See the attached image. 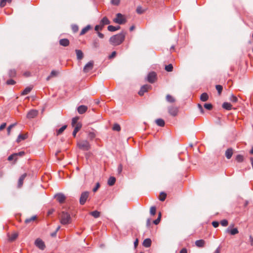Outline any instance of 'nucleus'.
Returning <instances> with one entry per match:
<instances>
[{"label": "nucleus", "instance_id": "obj_56", "mask_svg": "<svg viewBox=\"0 0 253 253\" xmlns=\"http://www.w3.org/2000/svg\"><path fill=\"white\" fill-rule=\"evenodd\" d=\"M88 137L90 139H92L95 137V134L93 132H90L88 134Z\"/></svg>", "mask_w": 253, "mask_h": 253}, {"label": "nucleus", "instance_id": "obj_45", "mask_svg": "<svg viewBox=\"0 0 253 253\" xmlns=\"http://www.w3.org/2000/svg\"><path fill=\"white\" fill-rule=\"evenodd\" d=\"M215 88L216 89V90H217L218 91V93L219 95H220L222 92V89H223V87L222 86V85H216L215 86Z\"/></svg>", "mask_w": 253, "mask_h": 253}, {"label": "nucleus", "instance_id": "obj_5", "mask_svg": "<svg viewBox=\"0 0 253 253\" xmlns=\"http://www.w3.org/2000/svg\"><path fill=\"white\" fill-rule=\"evenodd\" d=\"M89 195V192L88 191H84L82 193L80 198V204L81 205H84L87 200Z\"/></svg>", "mask_w": 253, "mask_h": 253}, {"label": "nucleus", "instance_id": "obj_4", "mask_svg": "<svg viewBox=\"0 0 253 253\" xmlns=\"http://www.w3.org/2000/svg\"><path fill=\"white\" fill-rule=\"evenodd\" d=\"M113 21L117 24L121 25L125 24L126 20L123 14L119 13L116 14V17L114 19Z\"/></svg>", "mask_w": 253, "mask_h": 253}, {"label": "nucleus", "instance_id": "obj_53", "mask_svg": "<svg viewBox=\"0 0 253 253\" xmlns=\"http://www.w3.org/2000/svg\"><path fill=\"white\" fill-rule=\"evenodd\" d=\"M220 223L223 226H226L228 225V222L226 219H223L220 221Z\"/></svg>", "mask_w": 253, "mask_h": 253}, {"label": "nucleus", "instance_id": "obj_33", "mask_svg": "<svg viewBox=\"0 0 253 253\" xmlns=\"http://www.w3.org/2000/svg\"><path fill=\"white\" fill-rule=\"evenodd\" d=\"M67 125H64L61 128L58 129L56 131L57 135H58L61 134L64 131V130L67 128Z\"/></svg>", "mask_w": 253, "mask_h": 253}, {"label": "nucleus", "instance_id": "obj_34", "mask_svg": "<svg viewBox=\"0 0 253 253\" xmlns=\"http://www.w3.org/2000/svg\"><path fill=\"white\" fill-rule=\"evenodd\" d=\"M235 159L238 163L243 162L244 160L243 156L240 154L236 156Z\"/></svg>", "mask_w": 253, "mask_h": 253}, {"label": "nucleus", "instance_id": "obj_25", "mask_svg": "<svg viewBox=\"0 0 253 253\" xmlns=\"http://www.w3.org/2000/svg\"><path fill=\"white\" fill-rule=\"evenodd\" d=\"M205 242L204 240H197L196 242H195V245L197 247H199V248H202V247H203L205 245Z\"/></svg>", "mask_w": 253, "mask_h": 253}, {"label": "nucleus", "instance_id": "obj_15", "mask_svg": "<svg viewBox=\"0 0 253 253\" xmlns=\"http://www.w3.org/2000/svg\"><path fill=\"white\" fill-rule=\"evenodd\" d=\"M75 128L73 132V135L74 137H76L77 133L79 131L82 126V125L81 123H78L76 126H74Z\"/></svg>", "mask_w": 253, "mask_h": 253}, {"label": "nucleus", "instance_id": "obj_22", "mask_svg": "<svg viewBox=\"0 0 253 253\" xmlns=\"http://www.w3.org/2000/svg\"><path fill=\"white\" fill-rule=\"evenodd\" d=\"M91 26L90 25H87L86 26L84 27L80 32V35H83L91 29Z\"/></svg>", "mask_w": 253, "mask_h": 253}, {"label": "nucleus", "instance_id": "obj_41", "mask_svg": "<svg viewBox=\"0 0 253 253\" xmlns=\"http://www.w3.org/2000/svg\"><path fill=\"white\" fill-rule=\"evenodd\" d=\"M156 208L155 206H152L150 208V213L152 215H154L156 214Z\"/></svg>", "mask_w": 253, "mask_h": 253}, {"label": "nucleus", "instance_id": "obj_28", "mask_svg": "<svg viewBox=\"0 0 253 253\" xmlns=\"http://www.w3.org/2000/svg\"><path fill=\"white\" fill-rule=\"evenodd\" d=\"M222 107L227 110H230L232 109V105L228 102H224L222 104Z\"/></svg>", "mask_w": 253, "mask_h": 253}, {"label": "nucleus", "instance_id": "obj_27", "mask_svg": "<svg viewBox=\"0 0 253 253\" xmlns=\"http://www.w3.org/2000/svg\"><path fill=\"white\" fill-rule=\"evenodd\" d=\"M208 99H209V95L207 93L204 92V93H203L201 95L200 100L202 101H203V102L206 101L208 100Z\"/></svg>", "mask_w": 253, "mask_h": 253}, {"label": "nucleus", "instance_id": "obj_24", "mask_svg": "<svg viewBox=\"0 0 253 253\" xmlns=\"http://www.w3.org/2000/svg\"><path fill=\"white\" fill-rule=\"evenodd\" d=\"M166 99L167 102L171 103H174L175 101L174 97L170 94H167L166 95Z\"/></svg>", "mask_w": 253, "mask_h": 253}, {"label": "nucleus", "instance_id": "obj_58", "mask_svg": "<svg viewBox=\"0 0 253 253\" xmlns=\"http://www.w3.org/2000/svg\"><path fill=\"white\" fill-rule=\"evenodd\" d=\"M123 170V166L121 164H120L118 167L117 171L119 174H120Z\"/></svg>", "mask_w": 253, "mask_h": 253}, {"label": "nucleus", "instance_id": "obj_62", "mask_svg": "<svg viewBox=\"0 0 253 253\" xmlns=\"http://www.w3.org/2000/svg\"><path fill=\"white\" fill-rule=\"evenodd\" d=\"M160 220L161 219H160V217H158L156 219L153 221L154 224H155V225H157L159 223Z\"/></svg>", "mask_w": 253, "mask_h": 253}, {"label": "nucleus", "instance_id": "obj_9", "mask_svg": "<svg viewBox=\"0 0 253 253\" xmlns=\"http://www.w3.org/2000/svg\"><path fill=\"white\" fill-rule=\"evenodd\" d=\"M178 108L175 106H170L168 107V112L172 116L175 117L178 113Z\"/></svg>", "mask_w": 253, "mask_h": 253}, {"label": "nucleus", "instance_id": "obj_44", "mask_svg": "<svg viewBox=\"0 0 253 253\" xmlns=\"http://www.w3.org/2000/svg\"><path fill=\"white\" fill-rule=\"evenodd\" d=\"M113 129L115 131H119L121 130L120 126L118 124H115L113 127Z\"/></svg>", "mask_w": 253, "mask_h": 253}, {"label": "nucleus", "instance_id": "obj_55", "mask_svg": "<svg viewBox=\"0 0 253 253\" xmlns=\"http://www.w3.org/2000/svg\"><path fill=\"white\" fill-rule=\"evenodd\" d=\"M16 82L12 79L8 80L6 81V84L8 85H13Z\"/></svg>", "mask_w": 253, "mask_h": 253}, {"label": "nucleus", "instance_id": "obj_2", "mask_svg": "<svg viewBox=\"0 0 253 253\" xmlns=\"http://www.w3.org/2000/svg\"><path fill=\"white\" fill-rule=\"evenodd\" d=\"M60 222L62 225H67L71 223L72 218L69 213L66 211H62L60 215Z\"/></svg>", "mask_w": 253, "mask_h": 253}, {"label": "nucleus", "instance_id": "obj_61", "mask_svg": "<svg viewBox=\"0 0 253 253\" xmlns=\"http://www.w3.org/2000/svg\"><path fill=\"white\" fill-rule=\"evenodd\" d=\"M212 226L214 227V228H216L219 225V222L218 221H212Z\"/></svg>", "mask_w": 253, "mask_h": 253}, {"label": "nucleus", "instance_id": "obj_39", "mask_svg": "<svg viewBox=\"0 0 253 253\" xmlns=\"http://www.w3.org/2000/svg\"><path fill=\"white\" fill-rule=\"evenodd\" d=\"M166 196L167 195L166 193H165L164 192H161L160 193L159 200L161 201H164L166 199Z\"/></svg>", "mask_w": 253, "mask_h": 253}, {"label": "nucleus", "instance_id": "obj_19", "mask_svg": "<svg viewBox=\"0 0 253 253\" xmlns=\"http://www.w3.org/2000/svg\"><path fill=\"white\" fill-rule=\"evenodd\" d=\"M59 44L63 46H67L69 44V41L67 39H62L59 41Z\"/></svg>", "mask_w": 253, "mask_h": 253}, {"label": "nucleus", "instance_id": "obj_43", "mask_svg": "<svg viewBox=\"0 0 253 253\" xmlns=\"http://www.w3.org/2000/svg\"><path fill=\"white\" fill-rule=\"evenodd\" d=\"M16 73L14 69L10 70L9 71V76L10 77H14L16 76Z\"/></svg>", "mask_w": 253, "mask_h": 253}, {"label": "nucleus", "instance_id": "obj_54", "mask_svg": "<svg viewBox=\"0 0 253 253\" xmlns=\"http://www.w3.org/2000/svg\"><path fill=\"white\" fill-rule=\"evenodd\" d=\"M111 3L114 5H118L120 4V0H111Z\"/></svg>", "mask_w": 253, "mask_h": 253}, {"label": "nucleus", "instance_id": "obj_46", "mask_svg": "<svg viewBox=\"0 0 253 253\" xmlns=\"http://www.w3.org/2000/svg\"><path fill=\"white\" fill-rule=\"evenodd\" d=\"M136 12L138 14H141L144 12V10L142 9L141 6H139L137 7Z\"/></svg>", "mask_w": 253, "mask_h": 253}, {"label": "nucleus", "instance_id": "obj_60", "mask_svg": "<svg viewBox=\"0 0 253 253\" xmlns=\"http://www.w3.org/2000/svg\"><path fill=\"white\" fill-rule=\"evenodd\" d=\"M198 109H199V110L200 111V112H201V113L202 114H203L204 113V109L203 108V107H202V106L201 104H198Z\"/></svg>", "mask_w": 253, "mask_h": 253}, {"label": "nucleus", "instance_id": "obj_52", "mask_svg": "<svg viewBox=\"0 0 253 253\" xmlns=\"http://www.w3.org/2000/svg\"><path fill=\"white\" fill-rule=\"evenodd\" d=\"M72 30L74 33H76L78 30V26L77 25H72Z\"/></svg>", "mask_w": 253, "mask_h": 253}, {"label": "nucleus", "instance_id": "obj_23", "mask_svg": "<svg viewBox=\"0 0 253 253\" xmlns=\"http://www.w3.org/2000/svg\"><path fill=\"white\" fill-rule=\"evenodd\" d=\"M121 28L120 26H114L112 25H109L107 27V29L109 31L114 32L119 30Z\"/></svg>", "mask_w": 253, "mask_h": 253}, {"label": "nucleus", "instance_id": "obj_47", "mask_svg": "<svg viewBox=\"0 0 253 253\" xmlns=\"http://www.w3.org/2000/svg\"><path fill=\"white\" fill-rule=\"evenodd\" d=\"M36 218V216H33L31 217L30 218H27V219H26L25 220V223H29L30 222L35 220Z\"/></svg>", "mask_w": 253, "mask_h": 253}, {"label": "nucleus", "instance_id": "obj_31", "mask_svg": "<svg viewBox=\"0 0 253 253\" xmlns=\"http://www.w3.org/2000/svg\"><path fill=\"white\" fill-rule=\"evenodd\" d=\"M27 137V134H20L16 139L17 142H19L22 140H25Z\"/></svg>", "mask_w": 253, "mask_h": 253}, {"label": "nucleus", "instance_id": "obj_29", "mask_svg": "<svg viewBox=\"0 0 253 253\" xmlns=\"http://www.w3.org/2000/svg\"><path fill=\"white\" fill-rule=\"evenodd\" d=\"M116 182V178L115 177L111 176L108 180L107 183L110 186H113Z\"/></svg>", "mask_w": 253, "mask_h": 253}, {"label": "nucleus", "instance_id": "obj_32", "mask_svg": "<svg viewBox=\"0 0 253 253\" xmlns=\"http://www.w3.org/2000/svg\"><path fill=\"white\" fill-rule=\"evenodd\" d=\"M32 87H27L26 88H25V89L22 91V92L21 93V94L22 95H27L32 90Z\"/></svg>", "mask_w": 253, "mask_h": 253}, {"label": "nucleus", "instance_id": "obj_38", "mask_svg": "<svg viewBox=\"0 0 253 253\" xmlns=\"http://www.w3.org/2000/svg\"><path fill=\"white\" fill-rule=\"evenodd\" d=\"M11 1V0H0V7H3L5 4L6 2H10Z\"/></svg>", "mask_w": 253, "mask_h": 253}, {"label": "nucleus", "instance_id": "obj_64", "mask_svg": "<svg viewBox=\"0 0 253 253\" xmlns=\"http://www.w3.org/2000/svg\"><path fill=\"white\" fill-rule=\"evenodd\" d=\"M179 253H187V249L186 248H183Z\"/></svg>", "mask_w": 253, "mask_h": 253}, {"label": "nucleus", "instance_id": "obj_49", "mask_svg": "<svg viewBox=\"0 0 253 253\" xmlns=\"http://www.w3.org/2000/svg\"><path fill=\"white\" fill-rule=\"evenodd\" d=\"M18 237V234L17 233H14L11 235L9 237V240L11 241H13L15 240L17 237Z\"/></svg>", "mask_w": 253, "mask_h": 253}, {"label": "nucleus", "instance_id": "obj_48", "mask_svg": "<svg viewBox=\"0 0 253 253\" xmlns=\"http://www.w3.org/2000/svg\"><path fill=\"white\" fill-rule=\"evenodd\" d=\"M204 107L208 110H211L212 108V105L211 103H206L204 104Z\"/></svg>", "mask_w": 253, "mask_h": 253}, {"label": "nucleus", "instance_id": "obj_26", "mask_svg": "<svg viewBox=\"0 0 253 253\" xmlns=\"http://www.w3.org/2000/svg\"><path fill=\"white\" fill-rule=\"evenodd\" d=\"M58 74V72L57 71H56L55 70H52L51 73H50V74L49 76H48L46 80V81H49L51 78L53 77H56L57 76Z\"/></svg>", "mask_w": 253, "mask_h": 253}, {"label": "nucleus", "instance_id": "obj_63", "mask_svg": "<svg viewBox=\"0 0 253 253\" xmlns=\"http://www.w3.org/2000/svg\"><path fill=\"white\" fill-rule=\"evenodd\" d=\"M116 55V51H113L112 52L111 54L109 55V58H113L114 57H115Z\"/></svg>", "mask_w": 253, "mask_h": 253}, {"label": "nucleus", "instance_id": "obj_10", "mask_svg": "<svg viewBox=\"0 0 253 253\" xmlns=\"http://www.w3.org/2000/svg\"><path fill=\"white\" fill-rule=\"evenodd\" d=\"M151 88V86L148 84H145L141 86L140 90L138 92V94L140 96L144 95V93L147 92L149 89Z\"/></svg>", "mask_w": 253, "mask_h": 253}, {"label": "nucleus", "instance_id": "obj_3", "mask_svg": "<svg viewBox=\"0 0 253 253\" xmlns=\"http://www.w3.org/2000/svg\"><path fill=\"white\" fill-rule=\"evenodd\" d=\"M78 148L84 151H88L90 148V145L87 140H81L77 143Z\"/></svg>", "mask_w": 253, "mask_h": 253}, {"label": "nucleus", "instance_id": "obj_51", "mask_svg": "<svg viewBox=\"0 0 253 253\" xmlns=\"http://www.w3.org/2000/svg\"><path fill=\"white\" fill-rule=\"evenodd\" d=\"M16 124H11L7 127V130L8 135L10 134L11 128L13 127Z\"/></svg>", "mask_w": 253, "mask_h": 253}, {"label": "nucleus", "instance_id": "obj_6", "mask_svg": "<svg viewBox=\"0 0 253 253\" xmlns=\"http://www.w3.org/2000/svg\"><path fill=\"white\" fill-rule=\"evenodd\" d=\"M35 245L41 250H43L45 248V245L44 242L40 238H38L35 240Z\"/></svg>", "mask_w": 253, "mask_h": 253}, {"label": "nucleus", "instance_id": "obj_35", "mask_svg": "<svg viewBox=\"0 0 253 253\" xmlns=\"http://www.w3.org/2000/svg\"><path fill=\"white\" fill-rule=\"evenodd\" d=\"M90 215L95 218H97L100 216V212L97 211H94L90 213Z\"/></svg>", "mask_w": 253, "mask_h": 253}, {"label": "nucleus", "instance_id": "obj_57", "mask_svg": "<svg viewBox=\"0 0 253 253\" xmlns=\"http://www.w3.org/2000/svg\"><path fill=\"white\" fill-rule=\"evenodd\" d=\"M103 27H101V24L97 25L95 26L94 30L96 31H98V30H101L102 29Z\"/></svg>", "mask_w": 253, "mask_h": 253}, {"label": "nucleus", "instance_id": "obj_13", "mask_svg": "<svg viewBox=\"0 0 253 253\" xmlns=\"http://www.w3.org/2000/svg\"><path fill=\"white\" fill-rule=\"evenodd\" d=\"M38 115V111L36 110H30L27 115L28 119H33L36 117Z\"/></svg>", "mask_w": 253, "mask_h": 253}, {"label": "nucleus", "instance_id": "obj_30", "mask_svg": "<svg viewBox=\"0 0 253 253\" xmlns=\"http://www.w3.org/2000/svg\"><path fill=\"white\" fill-rule=\"evenodd\" d=\"M156 124L160 126L163 127L165 126V121L162 119H158L155 121Z\"/></svg>", "mask_w": 253, "mask_h": 253}, {"label": "nucleus", "instance_id": "obj_18", "mask_svg": "<svg viewBox=\"0 0 253 253\" xmlns=\"http://www.w3.org/2000/svg\"><path fill=\"white\" fill-rule=\"evenodd\" d=\"M152 243L151 240L150 238L145 239L142 243L144 247L149 248L151 246Z\"/></svg>", "mask_w": 253, "mask_h": 253}, {"label": "nucleus", "instance_id": "obj_21", "mask_svg": "<svg viewBox=\"0 0 253 253\" xmlns=\"http://www.w3.org/2000/svg\"><path fill=\"white\" fill-rule=\"evenodd\" d=\"M75 52L76 53L77 59L81 60L84 57V54L82 50L80 49H76Z\"/></svg>", "mask_w": 253, "mask_h": 253}, {"label": "nucleus", "instance_id": "obj_11", "mask_svg": "<svg viewBox=\"0 0 253 253\" xmlns=\"http://www.w3.org/2000/svg\"><path fill=\"white\" fill-rule=\"evenodd\" d=\"M93 61H90L88 62L84 67L83 71L84 73H87L93 69Z\"/></svg>", "mask_w": 253, "mask_h": 253}, {"label": "nucleus", "instance_id": "obj_59", "mask_svg": "<svg viewBox=\"0 0 253 253\" xmlns=\"http://www.w3.org/2000/svg\"><path fill=\"white\" fill-rule=\"evenodd\" d=\"M99 187H100V184H99V183L97 182L96 184L95 187H94L92 190L93 192H95L98 190V189L99 188Z\"/></svg>", "mask_w": 253, "mask_h": 253}, {"label": "nucleus", "instance_id": "obj_37", "mask_svg": "<svg viewBox=\"0 0 253 253\" xmlns=\"http://www.w3.org/2000/svg\"><path fill=\"white\" fill-rule=\"evenodd\" d=\"M79 120V117H76L73 118L72 119V126H76V125L78 123H77L78 121Z\"/></svg>", "mask_w": 253, "mask_h": 253}, {"label": "nucleus", "instance_id": "obj_40", "mask_svg": "<svg viewBox=\"0 0 253 253\" xmlns=\"http://www.w3.org/2000/svg\"><path fill=\"white\" fill-rule=\"evenodd\" d=\"M173 69L172 65L171 64H169L168 65H166L165 66V70L168 72H171Z\"/></svg>", "mask_w": 253, "mask_h": 253}, {"label": "nucleus", "instance_id": "obj_1", "mask_svg": "<svg viewBox=\"0 0 253 253\" xmlns=\"http://www.w3.org/2000/svg\"><path fill=\"white\" fill-rule=\"evenodd\" d=\"M126 32L122 31L118 34L114 35L109 39V42L113 46H117L121 44L125 40Z\"/></svg>", "mask_w": 253, "mask_h": 253}, {"label": "nucleus", "instance_id": "obj_20", "mask_svg": "<svg viewBox=\"0 0 253 253\" xmlns=\"http://www.w3.org/2000/svg\"><path fill=\"white\" fill-rule=\"evenodd\" d=\"M225 154L227 159H230L233 155V149L232 148L227 149Z\"/></svg>", "mask_w": 253, "mask_h": 253}, {"label": "nucleus", "instance_id": "obj_16", "mask_svg": "<svg viewBox=\"0 0 253 253\" xmlns=\"http://www.w3.org/2000/svg\"><path fill=\"white\" fill-rule=\"evenodd\" d=\"M110 23V21L106 17H104L100 22L101 27H104L105 25H108Z\"/></svg>", "mask_w": 253, "mask_h": 253}, {"label": "nucleus", "instance_id": "obj_17", "mask_svg": "<svg viewBox=\"0 0 253 253\" xmlns=\"http://www.w3.org/2000/svg\"><path fill=\"white\" fill-rule=\"evenodd\" d=\"M27 175L26 173L23 174L19 178L18 182V187H21L23 183V181Z\"/></svg>", "mask_w": 253, "mask_h": 253}, {"label": "nucleus", "instance_id": "obj_42", "mask_svg": "<svg viewBox=\"0 0 253 253\" xmlns=\"http://www.w3.org/2000/svg\"><path fill=\"white\" fill-rule=\"evenodd\" d=\"M16 157H17V154H16L15 153H14L11 155H10L8 158H7V160L9 161H12L13 160H16Z\"/></svg>", "mask_w": 253, "mask_h": 253}, {"label": "nucleus", "instance_id": "obj_7", "mask_svg": "<svg viewBox=\"0 0 253 253\" xmlns=\"http://www.w3.org/2000/svg\"><path fill=\"white\" fill-rule=\"evenodd\" d=\"M157 75L155 72H152L149 73L147 77V81L150 83H153L156 80Z\"/></svg>", "mask_w": 253, "mask_h": 253}, {"label": "nucleus", "instance_id": "obj_14", "mask_svg": "<svg viewBox=\"0 0 253 253\" xmlns=\"http://www.w3.org/2000/svg\"><path fill=\"white\" fill-rule=\"evenodd\" d=\"M87 110V107L85 105H80L78 108L77 110L80 114H83Z\"/></svg>", "mask_w": 253, "mask_h": 253}, {"label": "nucleus", "instance_id": "obj_12", "mask_svg": "<svg viewBox=\"0 0 253 253\" xmlns=\"http://www.w3.org/2000/svg\"><path fill=\"white\" fill-rule=\"evenodd\" d=\"M234 226L233 224L230 225L229 227H228L226 230V232L229 233L231 235H235L239 233V231L237 228H234L233 229H231V227Z\"/></svg>", "mask_w": 253, "mask_h": 253}, {"label": "nucleus", "instance_id": "obj_36", "mask_svg": "<svg viewBox=\"0 0 253 253\" xmlns=\"http://www.w3.org/2000/svg\"><path fill=\"white\" fill-rule=\"evenodd\" d=\"M92 46L94 48H97L99 47V42L98 40L95 39L92 43Z\"/></svg>", "mask_w": 253, "mask_h": 253}, {"label": "nucleus", "instance_id": "obj_8", "mask_svg": "<svg viewBox=\"0 0 253 253\" xmlns=\"http://www.w3.org/2000/svg\"><path fill=\"white\" fill-rule=\"evenodd\" d=\"M54 198L56 199V200L60 204H62L64 202L66 197L62 193H57L54 195Z\"/></svg>", "mask_w": 253, "mask_h": 253}, {"label": "nucleus", "instance_id": "obj_50", "mask_svg": "<svg viewBox=\"0 0 253 253\" xmlns=\"http://www.w3.org/2000/svg\"><path fill=\"white\" fill-rule=\"evenodd\" d=\"M230 100L231 101H232V102H234V103L237 102V101H238L237 98L235 96H234L233 94H232L231 95Z\"/></svg>", "mask_w": 253, "mask_h": 253}]
</instances>
